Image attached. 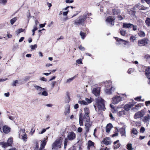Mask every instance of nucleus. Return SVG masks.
I'll use <instances>...</instances> for the list:
<instances>
[{"instance_id":"obj_1","label":"nucleus","mask_w":150,"mask_h":150,"mask_svg":"<svg viewBox=\"0 0 150 150\" xmlns=\"http://www.w3.org/2000/svg\"><path fill=\"white\" fill-rule=\"evenodd\" d=\"M85 114L83 117V115L81 113L79 115V123L80 126L83 125V122H84L85 126L86 135H87L88 132L89 128L92 125V122L90 121V118L89 116L90 110L89 108H85L84 109Z\"/></svg>"},{"instance_id":"obj_2","label":"nucleus","mask_w":150,"mask_h":150,"mask_svg":"<svg viewBox=\"0 0 150 150\" xmlns=\"http://www.w3.org/2000/svg\"><path fill=\"white\" fill-rule=\"evenodd\" d=\"M87 17L86 14H83L79 16L77 20L74 21V25H82Z\"/></svg>"},{"instance_id":"obj_3","label":"nucleus","mask_w":150,"mask_h":150,"mask_svg":"<svg viewBox=\"0 0 150 150\" xmlns=\"http://www.w3.org/2000/svg\"><path fill=\"white\" fill-rule=\"evenodd\" d=\"M97 107L99 110H104L105 106L104 100L101 98H98L97 100Z\"/></svg>"},{"instance_id":"obj_4","label":"nucleus","mask_w":150,"mask_h":150,"mask_svg":"<svg viewBox=\"0 0 150 150\" xmlns=\"http://www.w3.org/2000/svg\"><path fill=\"white\" fill-rule=\"evenodd\" d=\"M62 142L61 141V138L56 140L52 144V147L53 149H57L61 147Z\"/></svg>"},{"instance_id":"obj_5","label":"nucleus","mask_w":150,"mask_h":150,"mask_svg":"<svg viewBox=\"0 0 150 150\" xmlns=\"http://www.w3.org/2000/svg\"><path fill=\"white\" fill-rule=\"evenodd\" d=\"M115 18L114 17L109 16L107 17L106 20V22L108 24L113 25L114 24Z\"/></svg>"},{"instance_id":"obj_6","label":"nucleus","mask_w":150,"mask_h":150,"mask_svg":"<svg viewBox=\"0 0 150 150\" xmlns=\"http://www.w3.org/2000/svg\"><path fill=\"white\" fill-rule=\"evenodd\" d=\"M148 40L146 38H144L138 42V44L139 46H142L146 45L148 43Z\"/></svg>"},{"instance_id":"obj_7","label":"nucleus","mask_w":150,"mask_h":150,"mask_svg":"<svg viewBox=\"0 0 150 150\" xmlns=\"http://www.w3.org/2000/svg\"><path fill=\"white\" fill-rule=\"evenodd\" d=\"M87 149L88 150H95L94 143L91 140L88 141V142Z\"/></svg>"},{"instance_id":"obj_8","label":"nucleus","mask_w":150,"mask_h":150,"mask_svg":"<svg viewBox=\"0 0 150 150\" xmlns=\"http://www.w3.org/2000/svg\"><path fill=\"white\" fill-rule=\"evenodd\" d=\"M112 103L117 104L122 100V98L120 96H115L112 98Z\"/></svg>"},{"instance_id":"obj_9","label":"nucleus","mask_w":150,"mask_h":150,"mask_svg":"<svg viewBox=\"0 0 150 150\" xmlns=\"http://www.w3.org/2000/svg\"><path fill=\"white\" fill-rule=\"evenodd\" d=\"M67 137L69 140H73L76 138V134L73 132H69L67 135Z\"/></svg>"},{"instance_id":"obj_10","label":"nucleus","mask_w":150,"mask_h":150,"mask_svg":"<svg viewBox=\"0 0 150 150\" xmlns=\"http://www.w3.org/2000/svg\"><path fill=\"white\" fill-rule=\"evenodd\" d=\"M144 115V112L141 110L136 113L134 115V117L135 119H137L143 117Z\"/></svg>"},{"instance_id":"obj_11","label":"nucleus","mask_w":150,"mask_h":150,"mask_svg":"<svg viewBox=\"0 0 150 150\" xmlns=\"http://www.w3.org/2000/svg\"><path fill=\"white\" fill-rule=\"evenodd\" d=\"M92 92L96 96H98L100 92V87H97L94 88Z\"/></svg>"},{"instance_id":"obj_12","label":"nucleus","mask_w":150,"mask_h":150,"mask_svg":"<svg viewBox=\"0 0 150 150\" xmlns=\"http://www.w3.org/2000/svg\"><path fill=\"white\" fill-rule=\"evenodd\" d=\"M20 132H22L24 133V134H23V135L22 136L21 139L24 142H26L27 140L28 137L27 135L25 133V130L21 129Z\"/></svg>"},{"instance_id":"obj_13","label":"nucleus","mask_w":150,"mask_h":150,"mask_svg":"<svg viewBox=\"0 0 150 150\" xmlns=\"http://www.w3.org/2000/svg\"><path fill=\"white\" fill-rule=\"evenodd\" d=\"M47 138H48L47 137H46L45 138H44V140H43L41 144L40 149L39 150H42V149H43L44 148L47 142L46 140L47 139Z\"/></svg>"},{"instance_id":"obj_14","label":"nucleus","mask_w":150,"mask_h":150,"mask_svg":"<svg viewBox=\"0 0 150 150\" xmlns=\"http://www.w3.org/2000/svg\"><path fill=\"white\" fill-rule=\"evenodd\" d=\"M34 87L37 90L38 94L40 92H42V91L45 90V89L46 88H42L41 87L38 86H37L35 85H34Z\"/></svg>"},{"instance_id":"obj_15","label":"nucleus","mask_w":150,"mask_h":150,"mask_svg":"<svg viewBox=\"0 0 150 150\" xmlns=\"http://www.w3.org/2000/svg\"><path fill=\"white\" fill-rule=\"evenodd\" d=\"M115 88L113 87H111L110 89H106L105 90V92L108 94L110 95L114 91Z\"/></svg>"},{"instance_id":"obj_16","label":"nucleus","mask_w":150,"mask_h":150,"mask_svg":"<svg viewBox=\"0 0 150 150\" xmlns=\"http://www.w3.org/2000/svg\"><path fill=\"white\" fill-rule=\"evenodd\" d=\"M119 132H120L121 134V136L123 135L126 136L125 135V127L123 126L122 128L119 129Z\"/></svg>"},{"instance_id":"obj_17","label":"nucleus","mask_w":150,"mask_h":150,"mask_svg":"<svg viewBox=\"0 0 150 150\" xmlns=\"http://www.w3.org/2000/svg\"><path fill=\"white\" fill-rule=\"evenodd\" d=\"M102 142L106 145L110 144L111 143L110 141V140L109 138H105L103 141H102Z\"/></svg>"},{"instance_id":"obj_18","label":"nucleus","mask_w":150,"mask_h":150,"mask_svg":"<svg viewBox=\"0 0 150 150\" xmlns=\"http://www.w3.org/2000/svg\"><path fill=\"white\" fill-rule=\"evenodd\" d=\"M150 120V115L148 114L145 116L142 120L145 123L148 122Z\"/></svg>"},{"instance_id":"obj_19","label":"nucleus","mask_w":150,"mask_h":150,"mask_svg":"<svg viewBox=\"0 0 150 150\" xmlns=\"http://www.w3.org/2000/svg\"><path fill=\"white\" fill-rule=\"evenodd\" d=\"M3 130L4 133L7 134L10 131V128L6 126L3 127Z\"/></svg>"},{"instance_id":"obj_20","label":"nucleus","mask_w":150,"mask_h":150,"mask_svg":"<svg viewBox=\"0 0 150 150\" xmlns=\"http://www.w3.org/2000/svg\"><path fill=\"white\" fill-rule=\"evenodd\" d=\"M133 26V24L130 23H124L123 25V28H131Z\"/></svg>"},{"instance_id":"obj_21","label":"nucleus","mask_w":150,"mask_h":150,"mask_svg":"<svg viewBox=\"0 0 150 150\" xmlns=\"http://www.w3.org/2000/svg\"><path fill=\"white\" fill-rule=\"evenodd\" d=\"M146 76L148 79H150V68L148 67L145 71Z\"/></svg>"},{"instance_id":"obj_22","label":"nucleus","mask_w":150,"mask_h":150,"mask_svg":"<svg viewBox=\"0 0 150 150\" xmlns=\"http://www.w3.org/2000/svg\"><path fill=\"white\" fill-rule=\"evenodd\" d=\"M112 127V126L111 124H108L106 127V132L109 133Z\"/></svg>"},{"instance_id":"obj_23","label":"nucleus","mask_w":150,"mask_h":150,"mask_svg":"<svg viewBox=\"0 0 150 150\" xmlns=\"http://www.w3.org/2000/svg\"><path fill=\"white\" fill-rule=\"evenodd\" d=\"M131 133L132 134V137L134 138L135 137L134 135H137L138 133V132L137 129L134 128L132 129Z\"/></svg>"},{"instance_id":"obj_24","label":"nucleus","mask_w":150,"mask_h":150,"mask_svg":"<svg viewBox=\"0 0 150 150\" xmlns=\"http://www.w3.org/2000/svg\"><path fill=\"white\" fill-rule=\"evenodd\" d=\"M7 142L9 146H11L13 143V138L11 137H10L8 139Z\"/></svg>"},{"instance_id":"obj_25","label":"nucleus","mask_w":150,"mask_h":150,"mask_svg":"<svg viewBox=\"0 0 150 150\" xmlns=\"http://www.w3.org/2000/svg\"><path fill=\"white\" fill-rule=\"evenodd\" d=\"M39 95H42L44 96H47L48 95V94L45 88V90L42 91V92H40L39 93Z\"/></svg>"},{"instance_id":"obj_26","label":"nucleus","mask_w":150,"mask_h":150,"mask_svg":"<svg viewBox=\"0 0 150 150\" xmlns=\"http://www.w3.org/2000/svg\"><path fill=\"white\" fill-rule=\"evenodd\" d=\"M120 12V11L117 8H114L112 10V13L113 15H117Z\"/></svg>"},{"instance_id":"obj_27","label":"nucleus","mask_w":150,"mask_h":150,"mask_svg":"<svg viewBox=\"0 0 150 150\" xmlns=\"http://www.w3.org/2000/svg\"><path fill=\"white\" fill-rule=\"evenodd\" d=\"M0 145H1L3 147L5 148L7 146H9L7 142H0Z\"/></svg>"},{"instance_id":"obj_28","label":"nucleus","mask_w":150,"mask_h":150,"mask_svg":"<svg viewBox=\"0 0 150 150\" xmlns=\"http://www.w3.org/2000/svg\"><path fill=\"white\" fill-rule=\"evenodd\" d=\"M119 140H117L116 141L114 142V144L115 145V148H118L120 146V144H119Z\"/></svg>"},{"instance_id":"obj_29","label":"nucleus","mask_w":150,"mask_h":150,"mask_svg":"<svg viewBox=\"0 0 150 150\" xmlns=\"http://www.w3.org/2000/svg\"><path fill=\"white\" fill-rule=\"evenodd\" d=\"M131 108V105L129 104H127L124 106V108L126 111L129 110Z\"/></svg>"},{"instance_id":"obj_30","label":"nucleus","mask_w":150,"mask_h":150,"mask_svg":"<svg viewBox=\"0 0 150 150\" xmlns=\"http://www.w3.org/2000/svg\"><path fill=\"white\" fill-rule=\"evenodd\" d=\"M145 22L148 27H150V18H147Z\"/></svg>"},{"instance_id":"obj_31","label":"nucleus","mask_w":150,"mask_h":150,"mask_svg":"<svg viewBox=\"0 0 150 150\" xmlns=\"http://www.w3.org/2000/svg\"><path fill=\"white\" fill-rule=\"evenodd\" d=\"M18 18L15 17L10 20V23L11 25H13L14 23L17 20Z\"/></svg>"},{"instance_id":"obj_32","label":"nucleus","mask_w":150,"mask_h":150,"mask_svg":"<svg viewBox=\"0 0 150 150\" xmlns=\"http://www.w3.org/2000/svg\"><path fill=\"white\" fill-rule=\"evenodd\" d=\"M70 112V110L69 107L68 106L67 108L65 109V111L64 112L65 114L66 115H68Z\"/></svg>"},{"instance_id":"obj_33","label":"nucleus","mask_w":150,"mask_h":150,"mask_svg":"<svg viewBox=\"0 0 150 150\" xmlns=\"http://www.w3.org/2000/svg\"><path fill=\"white\" fill-rule=\"evenodd\" d=\"M127 149L128 150H132L133 148L132 144L130 143L128 144L127 145Z\"/></svg>"},{"instance_id":"obj_34","label":"nucleus","mask_w":150,"mask_h":150,"mask_svg":"<svg viewBox=\"0 0 150 150\" xmlns=\"http://www.w3.org/2000/svg\"><path fill=\"white\" fill-rule=\"evenodd\" d=\"M144 59L147 61H150V56L149 54H145L144 56Z\"/></svg>"},{"instance_id":"obj_35","label":"nucleus","mask_w":150,"mask_h":150,"mask_svg":"<svg viewBox=\"0 0 150 150\" xmlns=\"http://www.w3.org/2000/svg\"><path fill=\"white\" fill-rule=\"evenodd\" d=\"M78 103L81 105H87L88 104V103H87L86 100H79L78 101Z\"/></svg>"},{"instance_id":"obj_36","label":"nucleus","mask_w":150,"mask_h":150,"mask_svg":"<svg viewBox=\"0 0 150 150\" xmlns=\"http://www.w3.org/2000/svg\"><path fill=\"white\" fill-rule=\"evenodd\" d=\"M125 114V112L124 111H119L117 113V115L119 116H121Z\"/></svg>"},{"instance_id":"obj_37","label":"nucleus","mask_w":150,"mask_h":150,"mask_svg":"<svg viewBox=\"0 0 150 150\" xmlns=\"http://www.w3.org/2000/svg\"><path fill=\"white\" fill-rule=\"evenodd\" d=\"M70 97L68 95H67L65 98V102L66 103H68L70 101Z\"/></svg>"},{"instance_id":"obj_38","label":"nucleus","mask_w":150,"mask_h":150,"mask_svg":"<svg viewBox=\"0 0 150 150\" xmlns=\"http://www.w3.org/2000/svg\"><path fill=\"white\" fill-rule=\"evenodd\" d=\"M139 35L141 37H144L145 36V34L144 33L143 31H140L138 33Z\"/></svg>"},{"instance_id":"obj_39","label":"nucleus","mask_w":150,"mask_h":150,"mask_svg":"<svg viewBox=\"0 0 150 150\" xmlns=\"http://www.w3.org/2000/svg\"><path fill=\"white\" fill-rule=\"evenodd\" d=\"M116 39V40H117V41H118V42H121L123 43H125L126 42V41H125V40H123L122 39H120V38H115ZM124 44L125 45L126 44L125 43H124Z\"/></svg>"},{"instance_id":"obj_40","label":"nucleus","mask_w":150,"mask_h":150,"mask_svg":"<svg viewBox=\"0 0 150 150\" xmlns=\"http://www.w3.org/2000/svg\"><path fill=\"white\" fill-rule=\"evenodd\" d=\"M86 101L88 103H91L93 101V99L91 98H90V99L86 98L85 99Z\"/></svg>"},{"instance_id":"obj_41","label":"nucleus","mask_w":150,"mask_h":150,"mask_svg":"<svg viewBox=\"0 0 150 150\" xmlns=\"http://www.w3.org/2000/svg\"><path fill=\"white\" fill-rule=\"evenodd\" d=\"M80 35L81 37V38L83 39L86 36V33L81 31L80 33Z\"/></svg>"},{"instance_id":"obj_42","label":"nucleus","mask_w":150,"mask_h":150,"mask_svg":"<svg viewBox=\"0 0 150 150\" xmlns=\"http://www.w3.org/2000/svg\"><path fill=\"white\" fill-rule=\"evenodd\" d=\"M50 128V127H48L46 129H43L41 132H38V133L40 134H43L45 132L46 130L49 129Z\"/></svg>"},{"instance_id":"obj_43","label":"nucleus","mask_w":150,"mask_h":150,"mask_svg":"<svg viewBox=\"0 0 150 150\" xmlns=\"http://www.w3.org/2000/svg\"><path fill=\"white\" fill-rule=\"evenodd\" d=\"M75 76L67 79L66 81V83H69L74 79Z\"/></svg>"},{"instance_id":"obj_44","label":"nucleus","mask_w":150,"mask_h":150,"mask_svg":"<svg viewBox=\"0 0 150 150\" xmlns=\"http://www.w3.org/2000/svg\"><path fill=\"white\" fill-rule=\"evenodd\" d=\"M120 33L121 35L124 36L126 34V31L123 29H121L120 31Z\"/></svg>"},{"instance_id":"obj_45","label":"nucleus","mask_w":150,"mask_h":150,"mask_svg":"<svg viewBox=\"0 0 150 150\" xmlns=\"http://www.w3.org/2000/svg\"><path fill=\"white\" fill-rule=\"evenodd\" d=\"M24 29L22 28L19 29L17 30L16 32L17 35L24 31Z\"/></svg>"},{"instance_id":"obj_46","label":"nucleus","mask_w":150,"mask_h":150,"mask_svg":"<svg viewBox=\"0 0 150 150\" xmlns=\"http://www.w3.org/2000/svg\"><path fill=\"white\" fill-rule=\"evenodd\" d=\"M135 11L131 10L129 11V13L130 15L131 16H134L135 15Z\"/></svg>"},{"instance_id":"obj_47","label":"nucleus","mask_w":150,"mask_h":150,"mask_svg":"<svg viewBox=\"0 0 150 150\" xmlns=\"http://www.w3.org/2000/svg\"><path fill=\"white\" fill-rule=\"evenodd\" d=\"M7 2V0H0V4H5Z\"/></svg>"},{"instance_id":"obj_48","label":"nucleus","mask_w":150,"mask_h":150,"mask_svg":"<svg viewBox=\"0 0 150 150\" xmlns=\"http://www.w3.org/2000/svg\"><path fill=\"white\" fill-rule=\"evenodd\" d=\"M139 5H140V4H138L136 5L135 6L136 7L138 8V9H139V10H144V9L143 8V7L144 6H141V8H140V7H139Z\"/></svg>"},{"instance_id":"obj_49","label":"nucleus","mask_w":150,"mask_h":150,"mask_svg":"<svg viewBox=\"0 0 150 150\" xmlns=\"http://www.w3.org/2000/svg\"><path fill=\"white\" fill-rule=\"evenodd\" d=\"M68 142V139L67 138L65 139L64 141V148L65 149L66 148L67 146V144Z\"/></svg>"},{"instance_id":"obj_50","label":"nucleus","mask_w":150,"mask_h":150,"mask_svg":"<svg viewBox=\"0 0 150 150\" xmlns=\"http://www.w3.org/2000/svg\"><path fill=\"white\" fill-rule=\"evenodd\" d=\"M30 47L31 48V49L34 50L37 47V45L35 44L34 45H30Z\"/></svg>"},{"instance_id":"obj_51","label":"nucleus","mask_w":150,"mask_h":150,"mask_svg":"<svg viewBox=\"0 0 150 150\" xmlns=\"http://www.w3.org/2000/svg\"><path fill=\"white\" fill-rule=\"evenodd\" d=\"M18 83V80H16L14 81H13V83L12 85L13 86H16V84Z\"/></svg>"},{"instance_id":"obj_52","label":"nucleus","mask_w":150,"mask_h":150,"mask_svg":"<svg viewBox=\"0 0 150 150\" xmlns=\"http://www.w3.org/2000/svg\"><path fill=\"white\" fill-rule=\"evenodd\" d=\"M76 62L78 64H82V60L81 59H79L76 60Z\"/></svg>"},{"instance_id":"obj_53","label":"nucleus","mask_w":150,"mask_h":150,"mask_svg":"<svg viewBox=\"0 0 150 150\" xmlns=\"http://www.w3.org/2000/svg\"><path fill=\"white\" fill-rule=\"evenodd\" d=\"M145 104L147 106L150 105V100L146 101L145 102Z\"/></svg>"},{"instance_id":"obj_54","label":"nucleus","mask_w":150,"mask_h":150,"mask_svg":"<svg viewBox=\"0 0 150 150\" xmlns=\"http://www.w3.org/2000/svg\"><path fill=\"white\" fill-rule=\"evenodd\" d=\"M130 38L131 41L133 42L134 41L135 39V37L134 36H131L130 37Z\"/></svg>"},{"instance_id":"obj_55","label":"nucleus","mask_w":150,"mask_h":150,"mask_svg":"<svg viewBox=\"0 0 150 150\" xmlns=\"http://www.w3.org/2000/svg\"><path fill=\"white\" fill-rule=\"evenodd\" d=\"M56 83V81H53L51 84L52 88L54 87L55 84Z\"/></svg>"},{"instance_id":"obj_56","label":"nucleus","mask_w":150,"mask_h":150,"mask_svg":"<svg viewBox=\"0 0 150 150\" xmlns=\"http://www.w3.org/2000/svg\"><path fill=\"white\" fill-rule=\"evenodd\" d=\"M65 2L67 3H71L74 2L73 0H66Z\"/></svg>"},{"instance_id":"obj_57","label":"nucleus","mask_w":150,"mask_h":150,"mask_svg":"<svg viewBox=\"0 0 150 150\" xmlns=\"http://www.w3.org/2000/svg\"><path fill=\"white\" fill-rule=\"evenodd\" d=\"M69 12V10L67 11H64L63 13V14L64 16H67Z\"/></svg>"},{"instance_id":"obj_58","label":"nucleus","mask_w":150,"mask_h":150,"mask_svg":"<svg viewBox=\"0 0 150 150\" xmlns=\"http://www.w3.org/2000/svg\"><path fill=\"white\" fill-rule=\"evenodd\" d=\"M133 71V70L132 69H129L127 71V73L129 74H130Z\"/></svg>"},{"instance_id":"obj_59","label":"nucleus","mask_w":150,"mask_h":150,"mask_svg":"<svg viewBox=\"0 0 150 150\" xmlns=\"http://www.w3.org/2000/svg\"><path fill=\"white\" fill-rule=\"evenodd\" d=\"M79 48L81 51H84L85 50V48L84 47H82L81 45L79 47Z\"/></svg>"},{"instance_id":"obj_60","label":"nucleus","mask_w":150,"mask_h":150,"mask_svg":"<svg viewBox=\"0 0 150 150\" xmlns=\"http://www.w3.org/2000/svg\"><path fill=\"white\" fill-rule=\"evenodd\" d=\"M40 80H42V81H45V82H46L47 81V79L44 77H41L40 79Z\"/></svg>"},{"instance_id":"obj_61","label":"nucleus","mask_w":150,"mask_h":150,"mask_svg":"<svg viewBox=\"0 0 150 150\" xmlns=\"http://www.w3.org/2000/svg\"><path fill=\"white\" fill-rule=\"evenodd\" d=\"M142 1H145L147 4H150V0H141Z\"/></svg>"},{"instance_id":"obj_62","label":"nucleus","mask_w":150,"mask_h":150,"mask_svg":"<svg viewBox=\"0 0 150 150\" xmlns=\"http://www.w3.org/2000/svg\"><path fill=\"white\" fill-rule=\"evenodd\" d=\"M145 131V129L144 127H142L140 130V132L141 133H143Z\"/></svg>"},{"instance_id":"obj_63","label":"nucleus","mask_w":150,"mask_h":150,"mask_svg":"<svg viewBox=\"0 0 150 150\" xmlns=\"http://www.w3.org/2000/svg\"><path fill=\"white\" fill-rule=\"evenodd\" d=\"M132 27H133V29L135 31L137 30V26L136 25H133Z\"/></svg>"},{"instance_id":"obj_64","label":"nucleus","mask_w":150,"mask_h":150,"mask_svg":"<svg viewBox=\"0 0 150 150\" xmlns=\"http://www.w3.org/2000/svg\"><path fill=\"white\" fill-rule=\"evenodd\" d=\"M30 78V77L29 76H26L25 77L24 79V80L25 81H27Z\"/></svg>"}]
</instances>
